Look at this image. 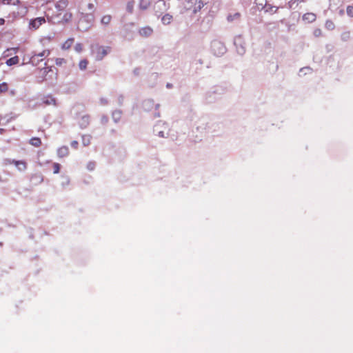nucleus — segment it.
Wrapping results in <instances>:
<instances>
[{
  "label": "nucleus",
  "instance_id": "2f4dec72",
  "mask_svg": "<svg viewBox=\"0 0 353 353\" xmlns=\"http://www.w3.org/2000/svg\"><path fill=\"white\" fill-rule=\"evenodd\" d=\"M313 34L316 37H319L323 35L322 30L320 28H316L314 30Z\"/></svg>",
  "mask_w": 353,
  "mask_h": 353
},
{
  "label": "nucleus",
  "instance_id": "37998d69",
  "mask_svg": "<svg viewBox=\"0 0 353 353\" xmlns=\"http://www.w3.org/2000/svg\"><path fill=\"white\" fill-rule=\"evenodd\" d=\"M297 1H299V2H303L305 0H296Z\"/></svg>",
  "mask_w": 353,
  "mask_h": 353
},
{
  "label": "nucleus",
  "instance_id": "e433bc0d",
  "mask_svg": "<svg viewBox=\"0 0 353 353\" xmlns=\"http://www.w3.org/2000/svg\"><path fill=\"white\" fill-rule=\"evenodd\" d=\"M19 48L18 47H17V48H12L8 49L7 52L13 51L14 53H17L19 51Z\"/></svg>",
  "mask_w": 353,
  "mask_h": 353
},
{
  "label": "nucleus",
  "instance_id": "f704fd0d",
  "mask_svg": "<svg viewBox=\"0 0 353 353\" xmlns=\"http://www.w3.org/2000/svg\"><path fill=\"white\" fill-rule=\"evenodd\" d=\"M205 3L203 2L202 0H196V4L198 5V8L201 9L204 6Z\"/></svg>",
  "mask_w": 353,
  "mask_h": 353
},
{
  "label": "nucleus",
  "instance_id": "ddd939ff",
  "mask_svg": "<svg viewBox=\"0 0 353 353\" xmlns=\"http://www.w3.org/2000/svg\"><path fill=\"white\" fill-rule=\"evenodd\" d=\"M69 154V149L67 146H62L57 150V154L59 157H64L68 156Z\"/></svg>",
  "mask_w": 353,
  "mask_h": 353
},
{
  "label": "nucleus",
  "instance_id": "a878e982",
  "mask_svg": "<svg viewBox=\"0 0 353 353\" xmlns=\"http://www.w3.org/2000/svg\"><path fill=\"white\" fill-rule=\"evenodd\" d=\"M54 61L56 65L59 66H61L66 63L65 59L63 58H56Z\"/></svg>",
  "mask_w": 353,
  "mask_h": 353
},
{
  "label": "nucleus",
  "instance_id": "20e7f679",
  "mask_svg": "<svg viewBox=\"0 0 353 353\" xmlns=\"http://www.w3.org/2000/svg\"><path fill=\"white\" fill-rule=\"evenodd\" d=\"M50 54V50L49 49L43 50L42 52L39 53H34L31 56L30 59V63L34 65H37Z\"/></svg>",
  "mask_w": 353,
  "mask_h": 353
},
{
  "label": "nucleus",
  "instance_id": "4be33fe9",
  "mask_svg": "<svg viewBox=\"0 0 353 353\" xmlns=\"http://www.w3.org/2000/svg\"><path fill=\"white\" fill-rule=\"evenodd\" d=\"M325 28L329 30H332L335 28L334 22L331 20H327L325 24Z\"/></svg>",
  "mask_w": 353,
  "mask_h": 353
},
{
  "label": "nucleus",
  "instance_id": "7c9ffc66",
  "mask_svg": "<svg viewBox=\"0 0 353 353\" xmlns=\"http://www.w3.org/2000/svg\"><path fill=\"white\" fill-rule=\"evenodd\" d=\"M346 12L349 17H353V6H348L346 8Z\"/></svg>",
  "mask_w": 353,
  "mask_h": 353
},
{
  "label": "nucleus",
  "instance_id": "aec40b11",
  "mask_svg": "<svg viewBox=\"0 0 353 353\" xmlns=\"http://www.w3.org/2000/svg\"><path fill=\"white\" fill-rule=\"evenodd\" d=\"M111 20H112V17L111 15L110 14H106V15H104L102 17L101 19V23L103 24V25H108L110 24V23L111 22Z\"/></svg>",
  "mask_w": 353,
  "mask_h": 353
},
{
  "label": "nucleus",
  "instance_id": "9d476101",
  "mask_svg": "<svg viewBox=\"0 0 353 353\" xmlns=\"http://www.w3.org/2000/svg\"><path fill=\"white\" fill-rule=\"evenodd\" d=\"M14 165L19 171H24L27 169V163L23 160H15Z\"/></svg>",
  "mask_w": 353,
  "mask_h": 353
},
{
  "label": "nucleus",
  "instance_id": "dca6fc26",
  "mask_svg": "<svg viewBox=\"0 0 353 353\" xmlns=\"http://www.w3.org/2000/svg\"><path fill=\"white\" fill-rule=\"evenodd\" d=\"M19 62V59L17 56L10 58L6 61V64L9 66L17 65Z\"/></svg>",
  "mask_w": 353,
  "mask_h": 353
},
{
  "label": "nucleus",
  "instance_id": "b1692460",
  "mask_svg": "<svg viewBox=\"0 0 353 353\" xmlns=\"http://www.w3.org/2000/svg\"><path fill=\"white\" fill-rule=\"evenodd\" d=\"M8 90V85L7 83H0V93H5Z\"/></svg>",
  "mask_w": 353,
  "mask_h": 353
},
{
  "label": "nucleus",
  "instance_id": "c756f323",
  "mask_svg": "<svg viewBox=\"0 0 353 353\" xmlns=\"http://www.w3.org/2000/svg\"><path fill=\"white\" fill-rule=\"evenodd\" d=\"M341 39L343 41H347L350 38V32L349 31L344 32L341 34Z\"/></svg>",
  "mask_w": 353,
  "mask_h": 353
},
{
  "label": "nucleus",
  "instance_id": "423d86ee",
  "mask_svg": "<svg viewBox=\"0 0 353 353\" xmlns=\"http://www.w3.org/2000/svg\"><path fill=\"white\" fill-rule=\"evenodd\" d=\"M42 103L45 105H56L57 101L55 98L51 95L46 96L42 99Z\"/></svg>",
  "mask_w": 353,
  "mask_h": 353
},
{
  "label": "nucleus",
  "instance_id": "4468645a",
  "mask_svg": "<svg viewBox=\"0 0 353 353\" xmlns=\"http://www.w3.org/2000/svg\"><path fill=\"white\" fill-rule=\"evenodd\" d=\"M152 0H140L139 8L141 10H146L151 4Z\"/></svg>",
  "mask_w": 353,
  "mask_h": 353
},
{
  "label": "nucleus",
  "instance_id": "0eeeda50",
  "mask_svg": "<svg viewBox=\"0 0 353 353\" xmlns=\"http://www.w3.org/2000/svg\"><path fill=\"white\" fill-rule=\"evenodd\" d=\"M152 32L153 29L150 26L143 27L139 30V33L140 34V35L143 37H150V35H152Z\"/></svg>",
  "mask_w": 353,
  "mask_h": 353
},
{
  "label": "nucleus",
  "instance_id": "ea45409f",
  "mask_svg": "<svg viewBox=\"0 0 353 353\" xmlns=\"http://www.w3.org/2000/svg\"><path fill=\"white\" fill-rule=\"evenodd\" d=\"M234 17H237V18H239L240 17V14L239 13H236L234 14Z\"/></svg>",
  "mask_w": 353,
  "mask_h": 353
},
{
  "label": "nucleus",
  "instance_id": "1a4fd4ad",
  "mask_svg": "<svg viewBox=\"0 0 353 353\" xmlns=\"http://www.w3.org/2000/svg\"><path fill=\"white\" fill-rule=\"evenodd\" d=\"M68 6V0H59L57 2L55 7L58 11H63Z\"/></svg>",
  "mask_w": 353,
  "mask_h": 353
},
{
  "label": "nucleus",
  "instance_id": "72a5a7b5",
  "mask_svg": "<svg viewBox=\"0 0 353 353\" xmlns=\"http://www.w3.org/2000/svg\"><path fill=\"white\" fill-rule=\"evenodd\" d=\"M74 50L77 52H81L83 50V46L81 43H77L75 46H74Z\"/></svg>",
  "mask_w": 353,
  "mask_h": 353
},
{
  "label": "nucleus",
  "instance_id": "f03ea898",
  "mask_svg": "<svg viewBox=\"0 0 353 353\" xmlns=\"http://www.w3.org/2000/svg\"><path fill=\"white\" fill-rule=\"evenodd\" d=\"M57 74L54 72L51 66L45 67L39 70L37 81L42 83L45 81L57 79Z\"/></svg>",
  "mask_w": 353,
  "mask_h": 353
},
{
  "label": "nucleus",
  "instance_id": "412c9836",
  "mask_svg": "<svg viewBox=\"0 0 353 353\" xmlns=\"http://www.w3.org/2000/svg\"><path fill=\"white\" fill-rule=\"evenodd\" d=\"M72 13H71V12H65V13L63 14V17H62L61 20H62L63 21H64V22H68V21H70L72 19Z\"/></svg>",
  "mask_w": 353,
  "mask_h": 353
},
{
  "label": "nucleus",
  "instance_id": "a19ab883",
  "mask_svg": "<svg viewBox=\"0 0 353 353\" xmlns=\"http://www.w3.org/2000/svg\"><path fill=\"white\" fill-rule=\"evenodd\" d=\"M167 88H172V84L168 83L167 84Z\"/></svg>",
  "mask_w": 353,
  "mask_h": 353
},
{
  "label": "nucleus",
  "instance_id": "2eb2a0df",
  "mask_svg": "<svg viewBox=\"0 0 353 353\" xmlns=\"http://www.w3.org/2000/svg\"><path fill=\"white\" fill-rule=\"evenodd\" d=\"M74 43V39L73 38H70L68 39H67L62 45V48L63 50H68L69 48H71V46L73 45Z\"/></svg>",
  "mask_w": 353,
  "mask_h": 353
},
{
  "label": "nucleus",
  "instance_id": "c9c22d12",
  "mask_svg": "<svg viewBox=\"0 0 353 353\" xmlns=\"http://www.w3.org/2000/svg\"><path fill=\"white\" fill-rule=\"evenodd\" d=\"M78 141H73L71 142V146L74 148V149H77L78 148Z\"/></svg>",
  "mask_w": 353,
  "mask_h": 353
},
{
  "label": "nucleus",
  "instance_id": "473e14b6",
  "mask_svg": "<svg viewBox=\"0 0 353 353\" xmlns=\"http://www.w3.org/2000/svg\"><path fill=\"white\" fill-rule=\"evenodd\" d=\"M133 8H134V2L132 1V2H128V4H127V6H126V9L127 10L132 13V11H133Z\"/></svg>",
  "mask_w": 353,
  "mask_h": 353
},
{
  "label": "nucleus",
  "instance_id": "f8f14e48",
  "mask_svg": "<svg viewBox=\"0 0 353 353\" xmlns=\"http://www.w3.org/2000/svg\"><path fill=\"white\" fill-rule=\"evenodd\" d=\"M90 123V116L89 115H84L81 118V120L79 121V125L81 128H85L88 127V125Z\"/></svg>",
  "mask_w": 353,
  "mask_h": 353
},
{
  "label": "nucleus",
  "instance_id": "39448f33",
  "mask_svg": "<svg viewBox=\"0 0 353 353\" xmlns=\"http://www.w3.org/2000/svg\"><path fill=\"white\" fill-rule=\"evenodd\" d=\"M46 22L44 17H37L32 19L29 23L30 29L37 30Z\"/></svg>",
  "mask_w": 353,
  "mask_h": 353
},
{
  "label": "nucleus",
  "instance_id": "79ce46f5",
  "mask_svg": "<svg viewBox=\"0 0 353 353\" xmlns=\"http://www.w3.org/2000/svg\"><path fill=\"white\" fill-rule=\"evenodd\" d=\"M228 20H229V21H232V19H231V17L230 16V17H228Z\"/></svg>",
  "mask_w": 353,
  "mask_h": 353
},
{
  "label": "nucleus",
  "instance_id": "6e6552de",
  "mask_svg": "<svg viewBox=\"0 0 353 353\" xmlns=\"http://www.w3.org/2000/svg\"><path fill=\"white\" fill-rule=\"evenodd\" d=\"M154 9H156V12H161L167 9V5L164 0H159L156 2L154 6Z\"/></svg>",
  "mask_w": 353,
  "mask_h": 353
},
{
  "label": "nucleus",
  "instance_id": "a211bd4d",
  "mask_svg": "<svg viewBox=\"0 0 353 353\" xmlns=\"http://www.w3.org/2000/svg\"><path fill=\"white\" fill-rule=\"evenodd\" d=\"M30 143L35 147H39L41 145V140L39 137H32L30 139Z\"/></svg>",
  "mask_w": 353,
  "mask_h": 353
},
{
  "label": "nucleus",
  "instance_id": "6ab92c4d",
  "mask_svg": "<svg viewBox=\"0 0 353 353\" xmlns=\"http://www.w3.org/2000/svg\"><path fill=\"white\" fill-rule=\"evenodd\" d=\"M92 137L89 134H85L82 137V143L84 146H88L91 143Z\"/></svg>",
  "mask_w": 353,
  "mask_h": 353
},
{
  "label": "nucleus",
  "instance_id": "7ed1b4c3",
  "mask_svg": "<svg viewBox=\"0 0 353 353\" xmlns=\"http://www.w3.org/2000/svg\"><path fill=\"white\" fill-rule=\"evenodd\" d=\"M111 48L109 46H102L99 44L91 46V52L95 56V59L97 61L102 60L110 52Z\"/></svg>",
  "mask_w": 353,
  "mask_h": 353
},
{
  "label": "nucleus",
  "instance_id": "cd10ccee",
  "mask_svg": "<svg viewBox=\"0 0 353 353\" xmlns=\"http://www.w3.org/2000/svg\"><path fill=\"white\" fill-rule=\"evenodd\" d=\"M14 162H15L14 159H4L3 161V165L5 166H7V165L14 164Z\"/></svg>",
  "mask_w": 353,
  "mask_h": 353
},
{
  "label": "nucleus",
  "instance_id": "f257e3e1",
  "mask_svg": "<svg viewBox=\"0 0 353 353\" xmlns=\"http://www.w3.org/2000/svg\"><path fill=\"white\" fill-rule=\"evenodd\" d=\"M97 4V0H80L77 6L79 23L85 21L91 24L94 21V13L96 10Z\"/></svg>",
  "mask_w": 353,
  "mask_h": 353
},
{
  "label": "nucleus",
  "instance_id": "393cba45",
  "mask_svg": "<svg viewBox=\"0 0 353 353\" xmlns=\"http://www.w3.org/2000/svg\"><path fill=\"white\" fill-rule=\"evenodd\" d=\"M1 2L5 5H17L19 0H1Z\"/></svg>",
  "mask_w": 353,
  "mask_h": 353
},
{
  "label": "nucleus",
  "instance_id": "4c0bfd02",
  "mask_svg": "<svg viewBox=\"0 0 353 353\" xmlns=\"http://www.w3.org/2000/svg\"><path fill=\"white\" fill-rule=\"evenodd\" d=\"M5 23V19L3 18H0V26H2Z\"/></svg>",
  "mask_w": 353,
  "mask_h": 353
},
{
  "label": "nucleus",
  "instance_id": "f3484780",
  "mask_svg": "<svg viewBox=\"0 0 353 353\" xmlns=\"http://www.w3.org/2000/svg\"><path fill=\"white\" fill-rule=\"evenodd\" d=\"M172 16L169 14L163 15V17L161 18V21L164 25L170 24L172 22Z\"/></svg>",
  "mask_w": 353,
  "mask_h": 353
},
{
  "label": "nucleus",
  "instance_id": "bb28decb",
  "mask_svg": "<svg viewBox=\"0 0 353 353\" xmlns=\"http://www.w3.org/2000/svg\"><path fill=\"white\" fill-rule=\"evenodd\" d=\"M60 164L58 163H54L52 164V168H53V173L54 174H58L60 171Z\"/></svg>",
  "mask_w": 353,
  "mask_h": 353
},
{
  "label": "nucleus",
  "instance_id": "9b49d317",
  "mask_svg": "<svg viewBox=\"0 0 353 353\" xmlns=\"http://www.w3.org/2000/svg\"><path fill=\"white\" fill-rule=\"evenodd\" d=\"M316 14L312 12L305 13L303 16V20L307 21L308 23L314 22L316 20Z\"/></svg>",
  "mask_w": 353,
  "mask_h": 353
},
{
  "label": "nucleus",
  "instance_id": "58836bf2",
  "mask_svg": "<svg viewBox=\"0 0 353 353\" xmlns=\"http://www.w3.org/2000/svg\"><path fill=\"white\" fill-rule=\"evenodd\" d=\"M159 136H160V137H164V135H163V132H159Z\"/></svg>",
  "mask_w": 353,
  "mask_h": 353
},
{
  "label": "nucleus",
  "instance_id": "5701e85b",
  "mask_svg": "<svg viewBox=\"0 0 353 353\" xmlns=\"http://www.w3.org/2000/svg\"><path fill=\"white\" fill-rule=\"evenodd\" d=\"M88 61L87 59H82L79 63V67L81 70H85L87 68Z\"/></svg>",
  "mask_w": 353,
  "mask_h": 353
},
{
  "label": "nucleus",
  "instance_id": "c85d7f7f",
  "mask_svg": "<svg viewBox=\"0 0 353 353\" xmlns=\"http://www.w3.org/2000/svg\"><path fill=\"white\" fill-rule=\"evenodd\" d=\"M96 166V163L94 161H90L87 163V169L90 171H92L94 170Z\"/></svg>",
  "mask_w": 353,
  "mask_h": 353
}]
</instances>
